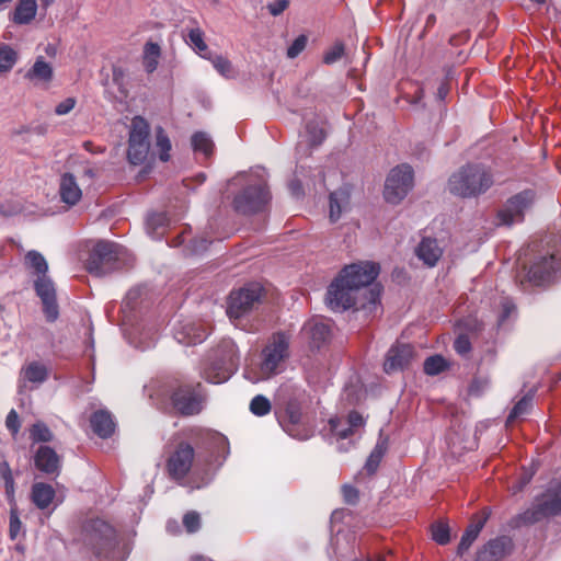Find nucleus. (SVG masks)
Masks as SVG:
<instances>
[{
    "label": "nucleus",
    "instance_id": "7c9ffc66",
    "mask_svg": "<svg viewBox=\"0 0 561 561\" xmlns=\"http://www.w3.org/2000/svg\"><path fill=\"white\" fill-rule=\"evenodd\" d=\"M36 12V0H18V4L13 13V21L16 24H28L34 20Z\"/></svg>",
    "mask_w": 561,
    "mask_h": 561
},
{
    "label": "nucleus",
    "instance_id": "79ce46f5",
    "mask_svg": "<svg viewBox=\"0 0 561 561\" xmlns=\"http://www.w3.org/2000/svg\"><path fill=\"white\" fill-rule=\"evenodd\" d=\"M325 137L324 130L322 127L319 126L318 123H309L306 126V131L302 135V138L308 142L310 146H318L320 145Z\"/></svg>",
    "mask_w": 561,
    "mask_h": 561
},
{
    "label": "nucleus",
    "instance_id": "864d4df0",
    "mask_svg": "<svg viewBox=\"0 0 561 561\" xmlns=\"http://www.w3.org/2000/svg\"><path fill=\"white\" fill-rule=\"evenodd\" d=\"M432 537L437 543L446 545L450 538L448 526L442 523L433 525Z\"/></svg>",
    "mask_w": 561,
    "mask_h": 561
},
{
    "label": "nucleus",
    "instance_id": "e433bc0d",
    "mask_svg": "<svg viewBox=\"0 0 561 561\" xmlns=\"http://www.w3.org/2000/svg\"><path fill=\"white\" fill-rule=\"evenodd\" d=\"M387 448H388V444H387L386 439H379L377 442L376 446L374 447L373 451L370 453V455L365 463V469L367 470L368 473L371 474V473L376 472L382 457L385 456V454L387 451Z\"/></svg>",
    "mask_w": 561,
    "mask_h": 561
},
{
    "label": "nucleus",
    "instance_id": "e2e57ef3",
    "mask_svg": "<svg viewBox=\"0 0 561 561\" xmlns=\"http://www.w3.org/2000/svg\"><path fill=\"white\" fill-rule=\"evenodd\" d=\"M344 501L348 504H354L358 500V492L351 485H344L342 488Z\"/></svg>",
    "mask_w": 561,
    "mask_h": 561
},
{
    "label": "nucleus",
    "instance_id": "a878e982",
    "mask_svg": "<svg viewBox=\"0 0 561 561\" xmlns=\"http://www.w3.org/2000/svg\"><path fill=\"white\" fill-rule=\"evenodd\" d=\"M284 431L291 437L305 440L311 436V431L300 423V414L297 411H288V422L279 421Z\"/></svg>",
    "mask_w": 561,
    "mask_h": 561
},
{
    "label": "nucleus",
    "instance_id": "4d7b16f0",
    "mask_svg": "<svg viewBox=\"0 0 561 561\" xmlns=\"http://www.w3.org/2000/svg\"><path fill=\"white\" fill-rule=\"evenodd\" d=\"M506 543H507L506 538H497V539L491 540L488 543V550L490 551V553L492 556L501 557L504 553Z\"/></svg>",
    "mask_w": 561,
    "mask_h": 561
},
{
    "label": "nucleus",
    "instance_id": "2f4dec72",
    "mask_svg": "<svg viewBox=\"0 0 561 561\" xmlns=\"http://www.w3.org/2000/svg\"><path fill=\"white\" fill-rule=\"evenodd\" d=\"M157 337L158 331L152 325H142L136 330L130 342L140 350H147L156 344Z\"/></svg>",
    "mask_w": 561,
    "mask_h": 561
},
{
    "label": "nucleus",
    "instance_id": "72a5a7b5",
    "mask_svg": "<svg viewBox=\"0 0 561 561\" xmlns=\"http://www.w3.org/2000/svg\"><path fill=\"white\" fill-rule=\"evenodd\" d=\"M149 125L139 116H136L131 121V128L129 133V144H149Z\"/></svg>",
    "mask_w": 561,
    "mask_h": 561
},
{
    "label": "nucleus",
    "instance_id": "37998d69",
    "mask_svg": "<svg viewBox=\"0 0 561 561\" xmlns=\"http://www.w3.org/2000/svg\"><path fill=\"white\" fill-rule=\"evenodd\" d=\"M156 148L159 151L160 160L167 162L170 159L171 142L161 127L156 130Z\"/></svg>",
    "mask_w": 561,
    "mask_h": 561
},
{
    "label": "nucleus",
    "instance_id": "69168bd1",
    "mask_svg": "<svg viewBox=\"0 0 561 561\" xmlns=\"http://www.w3.org/2000/svg\"><path fill=\"white\" fill-rule=\"evenodd\" d=\"M531 477L533 473H525L520 482L516 486H513V492L517 493L520 491L530 481Z\"/></svg>",
    "mask_w": 561,
    "mask_h": 561
},
{
    "label": "nucleus",
    "instance_id": "f704fd0d",
    "mask_svg": "<svg viewBox=\"0 0 561 561\" xmlns=\"http://www.w3.org/2000/svg\"><path fill=\"white\" fill-rule=\"evenodd\" d=\"M21 374L30 382L42 383L47 379L48 370L45 365L32 362L22 368Z\"/></svg>",
    "mask_w": 561,
    "mask_h": 561
},
{
    "label": "nucleus",
    "instance_id": "9d476101",
    "mask_svg": "<svg viewBox=\"0 0 561 561\" xmlns=\"http://www.w3.org/2000/svg\"><path fill=\"white\" fill-rule=\"evenodd\" d=\"M535 201L533 191H524L510 198L497 214L499 224L512 226L524 220L525 213Z\"/></svg>",
    "mask_w": 561,
    "mask_h": 561
},
{
    "label": "nucleus",
    "instance_id": "774afa93",
    "mask_svg": "<svg viewBox=\"0 0 561 561\" xmlns=\"http://www.w3.org/2000/svg\"><path fill=\"white\" fill-rule=\"evenodd\" d=\"M213 438H214V440H215V444H216L218 447H220V448L225 449V447H226V445H227V439H226V437H225V436H222V435H220V434H214V435H213Z\"/></svg>",
    "mask_w": 561,
    "mask_h": 561
},
{
    "label": "nucleus",
    "instance_id": "49530a36",
    "mask_svg": "<svg viewBox=\"0 0 561 561\" xmlns=\"http://www.w3.org/2000/svg\"><path fill=\"white\" fill-rule=\"evenodd\" d=\"M447 367L446 359L440 355H434L424 362V371L430 376H434L443 371Z\"/></svg>",
    "mask_w": 561,
    "mask_h": 561
},
{
    "label": "nucleus",
    "instance_id": "6ab92c4d",
    "mask_svg": "<svg viewBox=\"0 0 561 561\" xmlns=\"http://www.w3.org/2000/svg\"><path fill=\"white\" fill-rule=\"evenodd\" d=\"M208 334V329L199 323L186 321L184 323H180L174 329V337L175 340L185 345H195L202 343Z\"/></svg>",
    "mask_w": 561,
    "mask_h": 561
},
{
    "label": "nucleus",
    "instance_id": "6e6552de",
    "mask_svg": "<svg viewBox=\"0 0 561 561\" xmlns=\"http://www.w3.org/2000/svg\"><path fill=\"white\" fill-rule=\"evenodd\" d=\"M413 187V169L409 164L393 168L385 183V198L388 203H400Z\"/></svg>",
    "mask_w": 561,
    "mask_h": 561
},
{
    "label": "nucleus",
    "instance_id": "393cba45",
    "mask_svg": "<svg viewBox=\"0 0 561 561\" xmlns=\"http://www.w3.org/2000/svg\"><path fill=\"white\" fill-rule=\"evenodd\" d=\"M350 192L346 188H340L330 194V220L337 221L342 214L350 207Z\"/></svg>",
    "mask_w": 561,
    "mask_h": 561
},
{
    "label": "nucleus",
    "instance_id": "5701e85b",
    "mask_svg": "<svg viewBox=\"0 0 561 561\" xmlns=\"http://www.w3.org/2000/svg\"><path fill=\"white\" fill-rule=\"evenodd\" d=\"M416 256L430 267L436 265L443 254L442 248L435 239L424 238L415 250Z\"/></svg>",
    "mask_w": 561,
    "mask_h": 561
},
{
    "label": "nucleus",
    "instance_id": "338daca9",
    "mask_svg": "<svg viewBox=\"0 0 561 561\" xmlns=\"http://www.w3.org/2000/svg\"><path fill=\"white\" fill-rule=\"evenodd\" d=\"M210 243V241H207L206 239L195 240V243L193 245V249L195 252H201L207 249V244Z\"/></svg>",
    "mask_w": 561,
    "mask_h": 561
},
{
    "label": "nucleus",
    "instance_id": "4c0bfd02",
    "mask_svg": "<svg viewBox=\"0 0 561 561\" xmlns=\"http://www.w3.org/2000/svg\"><path fill=\"white\" fill-rule=\"evenodd\" d=\"M0 478L4 482L5 495L10 504L14 503V479L11 472V468L7 461L0 462Z\"/></svg>",
    "mask_w": 561,
    "mask_h": 561
},
{
    "label": "nucleus",
    "instance_id": "473e14b6",
    "mask_svg": "<svg viewBox=\"0 0 561 561\" xmlns=\"http://www.w3.org/2000/svg\"><path fill=\"white\" fill-rule=\"evenodd\" d=\"M161 48L157 43H146L142 53V65L148 73H152L159 65Z\"/></svg>",
    "mask_w": 561,
    "mask_h": 561
},
{
    "label": "nucleus",
    "instance_id": "1a4fd4ad",
    "mask_svg": "<svg viewBox=\"0 0 561 561\" xmlns=\"http://www.w3.org/2000/svg\"><path fill=\"white\" fill-rule=\"evenodd\" d=\"M263 288L257 283H251L232 291L229 297L227 314L231 320L239 319L260 304Z\"/></svg>",
    "mask_w": 561,
    "mask_h": 561
},
{
    "label": "nucleus",
    "instance_id": "c756f323",
    "mask_svg": "<svg viewBox=\"0 0 561 561\" xmlns=\"http://www.w3.org/2000/svg\"><path fill=\"white\" fill-rule=\"evenodd\" d=\"M55 497V490L51 485L43 482L32 486V501L39 508H47Z\"/></svg>",
    "mask_w": 561,
    "mask_h": 561
},
{
    "label": "nucleus",
    "instance_id": "ea45409f",
    "mask_svg": "<svg viewBox=\"0 0 561 561\" xmlns=\"http://www.w3.org/2000/svg\"><path fill=\"white\" fill-rule=\"evenodd\" d=\"M192 146L194 151L208 157L213 151L214 144L207 134L199 131L192 136Z\"/></svg>",
    "mask_w": 561,
    "mask_h": 561
},
{
    "label": "nucleus",
    "instance_id": "603ef678",
    "mask_svg": "<svg viewBox=\"0 0 561 561\" xmlns=\"http://www.w3.org/2000/svg\"><path fill=\"white\" fill-rule=\"evenodd\" d=\"M344 55V45L342 43H335L331 46L323 55V62L327 65H333L340 60Z\"/></svg>",
    "mask_w": 561,
    "mask_h": 561
},
{
    "label": "nucleus",
    "instance_id": "5fc2aeb1",
    "mask_svg": "<svg viewBox=\"0 0 561 561\" xmlns=\"http://www.w3.org/2000/svg\"><path fill=\"white\" fill-rule=\"evenodd\" d=\"M183 525L187 533H195L201 526V517L196 512H188L183 517Z\"/></svg>",
    "mask_w": 561,
    "mask_h": 561
},
{
    "label": "nucleus",
    "instance_id": "a211bd4d",
    "mask_svg": "<svg viewBox=\"0 0 561 561\" xmlns=\"http://www.w3.org/2000/svg\"><path fill=\"white\" fill-rule=\"evenodd\" d=\"M413 358V347L409 344H398L392 346L383 364L385 371L388 374L407 368Z\"/></svg>",
    "mask_w": 561,
    "mask_h": 561
},
{
    "label": "nucleus",
    "instance_id": "bb28decb",
    "mask_svg": "<svg viewBox=\"0 0 561 561\" xmlns=\"http://www.w3.org/2000/svg\"><path fill=\"white\" fill-rule=\"evenodd\" d=\"M90 422L94 433L102 438L110 437L114 432L115 423L107 411L95 412Z\"/></svg>",
    "mask_w": 561,
    "mask_h": 561
},
{
    "label": "nucleus",
    "instance_id": "052dcab7",
    "mask_svg": "<svg viewBox=\"0 0 561 561\" xmlns=\"http://www.w3.org/2000/svg\"><path fill=\"white\" fill-rule=\"evenodd\" d=\"M75 105L76 100L73 98H68L56 106L55 112L57 115H66L75 107Z\"/></svg>",
    "mask_w": 561,
    "mask_h": 561
},
{
    "label": "nucleus",
    "instance_id": "423d86ee",
    "mask_svg": "<svg viewBox=\"0 0 561 561\" xmlns=\"http://www.w3.org/2000/svg\"><path fill=\"white\" fill-rule=\"evenodd\" d=\"M245 179L244 187L234 196L232 205L237 213L248 215L261 211L270 201V194L262 179L244 174L234 181Z\"/></svg>",
    "mask_w": 561,
    "mask_h": 561
},
{
    "label": "nucleus",
    "instance_id": "09e8293b",
    "mask_svg": "<svg viewBox=\"0 0 561 561\" xmlns=\"http://www.w3.org/2000/svg\"><path fill=\"white\" fill-rule=\"evenodd\" d=\"M16 62V53L9 46L0 47V72L12 69Z\"/></svg>",
    "mask_w": 561,
    "mask_h": 561
},
{
    "label": "nucleus",
    "instance_id": "0e129e2a",
    "mask_svg": "<svg viewBox=\"0 0 561 561\" xmlns=\"http://www.w3.org/2000/svg\"><path fill=\"white\" fill-rule=\"evenodd\" d=\"M287 5H288L287 0H278V1L270 4L268 9L273 15H278L287 8Z\"/></svg>",
    "mask_w": 561,
    "mask_h": 561
},
{
    "label": "nucleus",
    "instance_id": "f03ea898",
    "mask_svg": "<svg viewBox=\"0 0 561 561\" xmlns=\"http://www.w3.org/2000/svg\"><path fill=\"white\" fill-rule=\"evenodd\" d=\"M288 357L289 337L285 333H276L263 347L260 360L245 367L244 378L252 383L267 380L284 370Z\"/></svg>",
    "mask_w": 561,
    "mask_h": 561
},
{
    "label": "nucleus",
    "instance_id": "3c124183",
    "mask_svg": "<svg viewBox=\"0 0 561 561\" xmlns=\"http://www.w3.org/2000/svg\"><path fill=\"white\" fill-rule=\"evenodd\" d=\"M10 506H11V508H10L9 534H10V538L12 540H14V539H16V537L19 536V534L22 529V523H21L19 514H18L16 503L14 502L13 504H10Z\"/></svg>",
    "mask_w": 561,
    "mask_h": 561
},
{
    "label": "nucleus",
    "instance_id": "4be33fe9",
    "mask_svg": "<svg viewBox=\"0 0 561 561\" xmlns=\"http://www.w3.org/2000/svg\"><path fill=\"white\" fill-rule=\"evenodd\" d=\"M59 194L61 202L68 206H73L81 199L82 190L72 174L65 173L61 176L59 183Z\"/></svg>",
    "mask_w": 561,
    "mask_h": 561
},
{
    "label": "nucleus",
    "instance_id": "cd10ccee",
    "mask_svg": "<svg viewBox=\"0 0 561 561\" xmlns=\"http://www.w3.org/2000/svg\"><path fill=\"white\" fill-rule=\"evenodd\" d=\"M24 265L35 278L46 276L48 273L46 259L36 250H31L25 254Z\"/></svg>",
    "mask_w": 561,
    "mask_h": 561
},
{
    "label": "nucleus",
    "instance_id": "f257e3e1",
    "mask_svg": "<svg viewBox=\"0 0 561 561\" xmlns=\"http://www.w3.org/2000/svg\"><path fill=\"white\" fill-rule=\"evenodd\" d=\"M378 274V265L360 262L345 266L337 276L354 287L364 298L365 301L360 304V308L365 317L376 316L380 309V288L378 285H371Z\"/></svg>",
    "mask_w": 561,
    "mask_h": 561
},
{
    "label": "nucleus",
    "instance_id": "c85d7f7f",
    "mask_svg": "<svg viewBox=\"0 0 561 561\" xmlns=\"http://www.w3.org/2000/svg\"><path fill=\"white\" fill-rule=\"evenodd\" d=\"M488 519V515H477L472 523L468 526L465 534L461 537V540L458 546V552L463 553L469 549L471 543L477 539L479 533L483 528L485 522Z\"/></svg>",
    "mask_w": 561,
    "mask_h": 561
},
{
    "label": "nucleus",
    "instance_id": "58836bf2",
    "mask_svg": "<svg viewBox=\"0 0 561 561\" xmlns=\"http://www.w3.org/2000/svg\"><path fill=\"white\" fill-rule=\"evenodd\" d=\"M208 59L211 61L213 67L225 78L230 79L236 77V71L230 62L226 57L221 55H215L211 56L208 55Z\"/></svg>",
    "mask_w": 561,
    "mask_h": 561
},
{
    "label": "nucleus",
    "instance_id": "6e6d98bb",
    "mask_svg": "<svg viewBox=\"0 0 561 561\" xmlns=\"http://www.w3.org/2000/svg\"><path fill=\"white\" fill-rule=\"evenodd\" d=\"M308 38L305 35H299L287 49L289 58H296L307 45Z\"/></svg>",
    "mask_w": 561,
    "mask_h": 561
},
{
    "label": "nucleus",
    "instance_id": "9b49d317",
    "mask_svg": "<svg viewBox=\"0 0 561 561\" xmlns=\"http://www.w3.org/2000/svg\"><path fill=\"white\" fill-rule=\"evenodd\" d=\"M561 512V485L550 488L540 499L536 500L533 508L520 516L525 523H535L550 515Z\"/></svg>",
    "mask_w": 561,
    "mask_h": 561
},
{
    "label": "nucleus",
    "instance_id": "de8ad7c7",
    "mask_svg": "<svg viewBox=\"0 0 561 561\" xmlns=\"http://www.w3.org/2000/svg\"><path fill=\"white\" fill-rule=\"evenodd\" d=\"M271 408L270 400L262 394L255 396L250 402V411L257 416L266 415Z\"/></svg>",
    "mask_w": 561,
    "mask_h": 561
},
{
    "label": "nucleus",
    "instance_id": "f3484780",
    "mask_svg": "<svg viewBox=\"0 0 561 561\" xmlns=\"http://www.w3.org/2000/svg\"><path fill=\"white\" fill-rule=\"evenodd\" d=\"M330 325L322 319H311L301 329V336L310 347L320 348L330 337Z\"/></svg>",
    "mask_w": 561,
    "mask_h": 561
},
{
    "label": "nucleus",
    "instance_id": "dca6fc26",
    "mask_svg": "<svg viewBox=\"0 0 561 561\" xmlns=\"http://www.w3.org/2000/svg\"><path fill=\"white\" fill-rule=\"evenodd\" d=\"M122 252L123 248L121 245L108 241H100L93 248L91 265H95V267L100 265L102 268L114 267Z\"/></svg>",
    "mask_w": 561,
    "mask_h": 561
},
{
    "label": "nucleus",
    "instance_id": "c9c22d12",
    "mask_svg": "<svg viewBox=\"0 0 561 561\" xmlns=\"http://www.w3.org/2000/svg\"><path fill=\"white\" fill-rule=\"evenodd\" d=\"M168 225V217L163 213H156L148 216L146 227L152 239H159L164 234Z\"/></svg>",
    "mask_w": 561,
    "mask_h": 561
},
{
    "label": "nucleus",
    "instance_id": "4468645a",
    "mask_svg": "<svg viewBox=\"0 0 561 561\" xmlns=\"http://www.w3.org/2000/svg\"><path fill=\"white\" fill-rule=\"evenodd\" d=\"M36 295L41 298L45 316L48 321L58 318V305L56 301V288L53 279L46 275L34 279Z\"/></svg>",
    "mask_w": 561,
    "mask_h": 561
},
{
    "label": "nucleus",
    "instance_id": "ddd939ff",
    "mask_svg": "<svg viewBox=\"0 0 561 561\" xmlns=\"http://www.w3.org/2000/svg\"><path fill=\"white\" fill-rule=\"evenodd\" d=\"M194 461V449L188 444H180L173 453H171L167 468L170 476L175 480H182L191 470Z\"/></svg>",
    "mask_w": 561,
    "mask_h": 561
},
{
    "label": "nucleus",
    "instance_id": "680f3d73",
    "mask_svg": "<svg viewBox=\"0 0 561 561\" xmlns=\"http://www.w3.org/2000/svg\"><path fill=\"white\" fill-rule=\"evenodd\" d=\"M515 310L514 304L510 299H504L502 302V312L499 317V322L504 323Z\"/></svg>",
    "mask_w": 561,
    "mask_h": 561
},
{
    "label": "nucleus",
    "instance_id": "f8f14e48",
    "mask_svg": "<svg viewBox=\"0 0 561 561\" xmlns=\"http://www.w3.org/2000/svg\"><path fill=\"white\" fill-rule=\"evenodd\" d=\"M174 409L184 415H193L202 410L203 393L201 385L181 386L172 392Z\"/></svg>",
    "mask_w": 561,
    "mask_h": 561
},
{
    "label": "nucleus",
    "instance_id": "bf43d9fd",
    "mask_svg": "<svg viewBox=\"0 0 561 561\" xmlns=\"http://www.w3.org/2000/svg\"><path fill=\"white\" fill-rule=\"evenodd\" d=\"M5 425L13 435L18 434L20 430V420L14 410H11L7 415Z\"/></svg>",
    "mask_w": 561,
    "mask_h": 561
},
{
    "label": "nucleus",
    "instance_id": "aec40b11",
    "mask_svg": "<svg viewBox=\"0 0 561 561\" xmlns=\"http://www.w3.org/2000/svg\"><path fill=\"white\" fill-rule=\"evenodd\" d=\"M329 423L331 432L337 439H346L353 435L357 428L363 427L365 421L358 412L353 411L345 420L335 417L331 419Z\"/></svg>",
    "mask_w": 561,
    "mask_h": 561
},
{
    "label": "nucleus",
    "instance_id": "20e7f679",
    "mask_svg": "<svg viewBox=\"0 0 561 561\" xmlns=\"http://www.w3.org/2000/svg\"><path fill=\"white\" fill-rule=\"evenodd\" d=\"M492 183V175L484 165L468 164L449 178L448 190L461 197H472L484 193Z\"/></svg>",
    "mask_w": 561,
    "mask_h": 561
},
{
    "label": "nucleus",
    "instance_id": "39448f33",
    "mask_svg": "<svg viewBox=\"0 0 561 561\" xmlns=\"http://www.w3.org/2000/svg\"><path fill=\"white\" fill-rule=\"evenodd\" d=\"M239 350L231 339H222L214 351V359L203 369V378L214 385L227 381L239 367Z\"/></svg>",
    "mask_w": 561,
    "mask_h": 561
},
{
    "label": "nucleus",
    "instance_id": "412c9836",
    "mask_svg": "<svg viewBox=\"0 0 561 561\" xmlns=\"http://www.w3.org/2000/svg\"><path fill=\"white\" fill-rule=\"evenodd\" d=\"M35 467L46 474H57L60 459L56 451L48 446H41L34 457Z\"/></svg>",
    "mask_w": 561,
    "mask_h": 561
},
{
    "label": "nucleus",
    "instance_id": "c03bdc74",
    "mask_svg": "<svg viewBox=\"0 0 561 561\" xmlns=\"http://www.w3.org/2000/svg\"><path fill=\"white\" fill-rule=\"evenodd\" d=\"M30 437L34 443H47L53 439V433L45 423L38 421L31 427Z\"/></svg>",
    "mask_w": 561,
    "mask_h": 561
},
{
    "label": "nucleus",
    "instance_id": "13d9d810",
    "mask_svg": "<svg viewBox=\"0 0 561 561\" xmlns=\"http://www.w3.org/2000/svg\"><path fill=\"white\" fill-rule=\"evenodd\" d=\"M456 352L460 355H466L471 350V343L467 335H459L454 343Z\"/></svg>",
    "mask_w": 561,
    "mask_h": 561
},
{
    "label": "nucleus",
    "instance_id": "8fccbe9b",
    "mask_svg": "<svg viewBox=\"0 0 561 561\" xmlns=\"http://www.w3.org/2000/svg\"><path fill=\"white\" fill-rule=\"evenodd\" d=\"M531 408V397L522 398L511 411L507 423H512L514 420L527 414Z\"/></svg>",
    "mask_w": 561,
    "mask_h": 561
},
{
    "label": "nucleus",
    "instance_id": "2eb2a0df",
    "mask_svg": "<svg viewBox=\"0 0 561 561\" xmlns=\"http://www.w3.org/2000/svg\"><path fill=\"white\" fill-rule=\"evenodd\" d=\"M559 270V262L554 255L541 256L530 266L527 277L536 286L551 282Z\"/></svg>",
    "mask_w": 561,
    "mask_h": 561
},
{
    "label": "nucleus",
    "instance_id": "0eeeda50",
    "mask_svg": "<svg viewBox=\"0 0 561 561\" xmlns=\"http://www.w3.org/2000/svg\"><path fill=\"white\" fill-rule=\"evenodd\" d=\"M365 300L354 287L350 286L343 278L336 277L328 288L325 302L333 311H345L354 308L357 312H363L360 304Z\"/></svg>",
    "mask_w": 561,
    "mask_h": 561
},
{
    "label": "nucleus",
    "instance_id": "a18cd8bd",
    "mask_svg": "<svg viewBox=\"0 0 561 561\" xmlns=\"http://www.w3.org/2000/svg\"><path fill=\"white\" fill-rule=\"evenodd\" d=\"M188 41L192 47L203 57V58H209L207 45L203 39V33L199 28H193L188 33Z\"/></svg>",
    "mask_w": 561,
    "mask_h": 561
},
{
    "label": "nucleus",
    "instance_id": "7ed1b4c3",
    "mask_svg": "<svg viewBox=\"0 0 561 561\" xmlns=\"http://www.w3.org/2000/svg\"><path fill=\"white\" fill-rule=\"evenodd\" d=\"M84 542L99 561H125L129 550L116 536L114 528L102 519L90 520L84 526Z\"/></svg>",
    "mask_w": 561,
    "mask_h": 561
},
{
    "label": "nucleus",
    "instance_id": "b1692460",
    "mask_svg": "<svg viewBox=\"0 0 561 561\" xmlns=\"http://www.w3.org/2000/svg\"><path fill=\"white\" fill-rule=\"evenodd\" d=\"M53 76L54 70L51 65L42 56L36 58L34 65L25 73V78L36 84L49 83Z\"/></svg>",
    "mask_w": 561,
    "mask_h": 561
},
{
    "label": "nucleus",
    "instance_id": "a19ab883",
    "mask_svg": "<svg viewBox=\"0 0 561 561\" xmlns=\"http://www.w3.org/2000/svg\"><path fill=\"white\" fill-rule=\"evenodd\" d=\"M149 152V144H129L127 157L131 164H141Z\"/></svg>",
    "mask_w": 561,
    "mask_h": 561
}]
</instances>
